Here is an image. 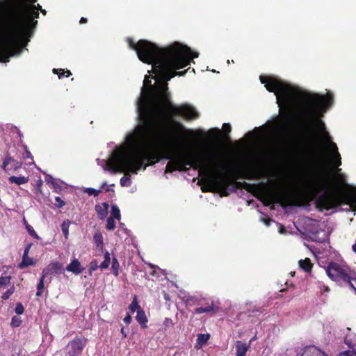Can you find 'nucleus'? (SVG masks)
<instances>
[{"mask_svg":"<svg viewBox=\"0 0 356 356\" xmlns=\"http://www.w3.org/2000/svg\"><path fill=\"white\" fill-rule=\"evenodd\" d=\"M168 90L167 83H163L153 98L143 94L138 98L137 110L140 125L127 137V143L134 149V153L122 149H115L106 162L108 170L137 174L139 170H145L162 159L171 161L179 154L193 155L204 152H172V148L177 143L167 130L166 125L172 124L186 134L194 135V131L186 130L182 124L172 118L181 117L186 120H193L197 119L200 114L189 104L176 106L172 104Z\"/></svg>","mask_w":356,"mask_h":356,"instance_id":"nucleus-1","label":"nucleus"},{"mask_svg":"<svg viewBox=\"0 0 356 356\" xmlns=\"http://www.w3.org/2000/svg\"><path fill=\"white\" fill-rule=\"evenodd\" d=\"M259 79L268 91L275 93L279 107L286 109L284 115L288 120L292 118L289 110L293 104L299 99H302L303 107L300 118L307 138H311L314 136V131H316L323 139L334 165L336 167L341 165V158L338 147L332 140L324 122L321 119L326 110L333 104V94L327 92L325 95H322L305 92L299 88L292 86L273 76H260Z\"/></svg>","mask_w":356,"mask_h":356,"instance_id":"nucleus-2","label":"nucleus"},{"mask_svg":"<svg viewBox=\"0 0 356 356\" xmlns=\"http://www.w3.org/2000/svg\"><path fill=\"white\" fill-rule=\"evenodd\" d=\"M190 168L208 175L207 179L200 181L204 184L201 188L204 193L218 192L221 196H228L248 185L245 182L236 181V178L223 174L228 169V165L218 154L211 151L193 155L179 154L167 163L165 172L171 173L176 170L186 172Z\"/></svg>","mask_w":356,"mask_h":356,"instance_id":"nucleus-3","label":"nucleus"},{"mask_svg":"<svg viewBox=\"0 0 356 356\" xmlns=\"http://www.w3.org/2000/svg\"><path fill=\"white\" fill-rule=\"evenodd\" d=\"M37 0H0V33L13 56L20 52L17 43L33 35L42 6Z\"/></svg>","mask_w":356,"mask_h":356,"instance_id":"nucleus-4","label":"nucleus"},{"mask_svg":"<svg viewBox=\"0 0 356 356\" xmlns=\"http://www.w3.org/2000/svg\"><path fill=\"white\" fill-rule=\"evenodd\" d=\"M128 44L131 49L136 51L140 60L151 64L153 72L165 82L177 74H184L172 70L184 67L189 63L191 49L178 42L165 48H160L145 40H140L136 43L133 39L129 38Z\"/></svg>","mask_w":356,"mask_h":356,"instance_id":"nucleus-5","label":"nucleus"},{"mask_svg":"<svg viewBox=\"0 0 356 356\" xmlns=\"http://www.w3.org/2000/svg\"><path fill=\"white\" fill-rule=\"evenodd\" d=\"M330 181L327 177L319 176L311 186V191L304 195V202L315 199V206L319 211L335 209L342 204H356V188L346 192L329 191Z\"/></svg>","mask_w":356,"mask_h":356,"instance_id":"nucleus-6","label":"nucleus"},{"mask_svg":"<svg viewBox=\"0 0 356 356\" xmlns=\"http://www.w3.org/2000/svg\"><path fill=\"white\" fill-rule=\"evenodd\" d=\"M331 280L341 286H349L356 293V272L348 265L331 261L326 268Z\"/></svg>","mask_w":356,"mask_h":356,"instance_id":"nucleus-7","label":"nucleus"},{"mask_svg":"<svg viewBox=\"0 0 356 356\" xmlns=\"http://www.w3.org/2000/svg\"><path fill=\"white\" fill-rule=\"evenodd\" d=\"M262 202L266 207L280 203L283 207L300 205L299 199L291 194L280 191L275 188H266L261 191Z\"/></svg>","mask_w":356,"mask_h":356,"instance_id":"nucleus-8","label":"nucleus"},{"mask_svg":"<svg viewBox=\"0 0 356 356\" xmlns=\"http://www.w3.org/2000/svg\"><path fill=\"white\" fill-rule=\"evenodd\" d=\"M88 339L85 337H76L73 340L69 341L66 346L68 356H81Z\"/></svg>","mask_w":356,"mask_h":356,"instance_id":"nucleus-9","label":"nucleus"},{"mask_svg":"<svg viewBox=\"0 0 356 356\" xmlns=\"http://www.w3.org/2000/svg\"><path fill=\"white\" fill-rule=\"evenodd\" d=\"M12 56L13 53L10 51L5 37L0 33V62L7 63Z\"/></svg>","mask_w":356,"mask_h":356,"instance_id":"nucleus-10","label":"nucleus"},{"mask_svg":"<svg viewBox=\"0 0 356 356\" xmlns=\"http://www.w3.org/2000/svg\"><path fill=\"white\" fill-rule=\"evenodd\" d=\"M22 166V162L14 159L10 156H7L3 161L1 168L6 172L16 171Z\"/></svg>","mask_w":356,"mask_h":356,"instance_id":"nucleus-11","label":"nucleus"},{"mask_svg":"<svg viewBox=\"0 0 356 356\" xmlns=\"http://www.w3.org/2000/svg\"><path fill=\"white\" fill-rule=\"evenodd\" d=\"M63 268V265L58 261L51 262L43 269L42 273L46 276L51 275L53 273L60 274L62 273Z\"/></svg>","mask_w":356,"mask_h":356,"instance_id":"nucleus-12","label":"nucleus"},{"mask_svg":"<svg viewBox=\"0 0 356 356\" xmlns=\"http://www.w3.org/2000/svg\"><path fill=\"white\" fill-rule=\"evenodd\" d=\"M302 356H328L327 353L315 346H307L304 348Z\"/></svg>","mask_w":356,"mask_h":356,"instance_id":"nucleus-13","label":"nucleus"},{"mask_svg":"<svg viewBox=\"0 0 356 356\" xmlns=\"http://www.w3.org/2000/svg\"><path fill=\"white\" fill-rule=\"evenodd\" d=\"M66 270L75 275H79L83 271L84 268L81 266V263L77 259H74L70 264L66 266Z\"/></svg>","mask_w":356,"mask_h":356,"instance_id":"nucleus-14","label":"nucleus"},{"mask_svg":"<svg viewBox=\"0 0 356 356\" xmlns=\"http://www.w3.org/2000/svg\"><path fill=\"white\" fill-rule=\"evenodd\" d=\"M108 207L109 205L107 202H104L102 205H95V210L100 220H103L107 216Z\"/></svg>","mask_w":356,"mask_h":356,"instance_id":"nucleus-15","label":"nucleus"},{"mask_svg":"<svg viewBox=\"0 0 356 356\" xmlns=\"http://www.w3.org/2000/svg\"><path fill=\"white\" fill-rule=\"evenodd\" d=\"M219 311V307L216 305H214L212 302L211 305L207 307H200L194 309V312L195 314H202V313H216Z\"/></svg>","mask_w":356,"mask_h":356,"instance_id":"nucleus-16","label":"nucleus"},{"mask_svg":"<svg viewBox=\"0 0 356 356\" xmlns=\"http://www.w3.org/2000/svg\"><path fill=\"white\" fill-rule=\"evenodd\" d=\"M249 348L250 343L248 344L241 341H237L236 343V356H245Z\"/></svg>","mask_w":356,"mask_h":356,"instance_id":"nucleus-17","label":"nucleus"},{"mask_svg":"<svg viewBox=\"0 0 356 356\" xmlns=\"http://www.w3.org/2000/svg\"><path fill=\"white\" fill-rule=\"evenodd\" d=\"M136 318L142 328H146L147 327V323L148 320L145 312L142 309H140L138 311H137Z\"/></svg>","mask_w":356,"mask_h":356,"instance_id":"nucleus-18","label":"nucleus"},{"mask_svg":"<svg viewBox=\"0 0 356 356\" xmlns=\"http://www.w3.org/2000/svg\"><path fill=\"white\" fill-rule=\"evenodd\" d=\"M210 335L209 334H199L196 339L195 348L196 349L201 348L204 344H206L209 339Z\"/></svg>","mask_w":356,"mask_h":356,"instance_id":"nucleus-19","label":"nucleus"},{"mask_svg":"<svg viewBox=\"0 0 356 356\" xmlns=\"http://www.w3.org/2000/svg\"><path fill=\"white\" fill-rule=\"evenodd\" d=\"M299 266L301 269L307 273H309L312 271L313 268V264L309 258H305V259H300L298 261Z\"/></svg>","mask_w":356,"mask_h":356,"instance_id":"nucleus-20","label":"nucleus"},{"mask_svg":"<svg viewBox=\"0 0 356 356\" xmlns=\"http://www.w3.org/2000/svg\"><path fill=\"white\" fill-rule=\"evenodd\" d=\"M8 181L11 184L14 183L16 184L17 185H21L27 183L29 181V177L24 176H11L9 177Z\"/></svg>","mask_w":356,"mask_h":356,"instance_id":"nucleus-21","label":"nucleus"},{"mask_svg":"<svg viewBox=\"0 0 356 356\" xmlns=\"http://www.w3.org/2000/svg\"><path fill=\"white\" fill-rule=\"evenodd\" d=\"M35 264V262L33 261V259L31 257H29L28 255L26 256V255H23L22 257V262L19 264V268L20 269H23L26 267H28L29 266H33Z\"/></svg>","mask_w":356,"mask_h":356,"instance_id":"nucleus-22","label":"nucleus"},{"mask_svg":"<svg viewBox=\"0 0 356 356\" xmlns=\"http://www.w3.org/2000/svg\"><path fill=\"white\" fill-rule=\"evenodd\" d=\"M188 48H189L190 49H191L190 47H188ZM189 55H190V59H189V61H188L189 63H188V64H187L186 65H185V66H184V67H186V66H188V65H189L191 64V60H192L194 58H197V57L198 56V54H197V53H195V52H193V51H192V50H191V52H190ZM182 68H184V67L179 68V70L182 69ZM178 70V68H177V69L176 68V69H175V70H172V72H177L176 71V70ZM188 70H189V68H187V70H184V71H180L179 72H184V74H181V75H180V74H177L176 76H183V75H184V74H186V72Z\"/></svg>","mask_w":356,"mask_h":356,"instance_id":"nucleus-23","label":"nucleus"},{"mask_svg":"<svg viewBox=\"0 0 356 356\" xmlns=\"http://www.w3.org/2000/svg\"><path fill=\"white\" fill-rule=\"evenodd\" d=\"M45 277H47V276L42 273L41 277L40 278V281L37 285L38 291L36 293V296H38V297H40L42 296V290H43L44 286V281Z\"/></svg>","mask_w":356,"mask_h":356,"instance_id":"nucleus-24","label":"nucleus"},{"mask_svg":"<svg viewBox=\"0 0 356 356\" xmlns=\"http://www.w3.org/2000/svg\"><path fill=\"white\" fill-rule=\"evenodd\" d=\"M109 217H113V219L120 220L121 218L120 211L116 204L111 206V212Z\"/></svg>","mask_w":356,"mask_h":356,"instance_id":"nucleus-25","label":"nucleus"},{"mask_svg":"<svg viewBox=\"0 0 356 356\" xmlns=\"http://www.w3.org/2000/svg\"><path fill=\"white\" fill-rule=\"evenodd\" d=\"M53 72L54 74H58L59 79H61L62 77H63L65 76V73H66V75H65L66 77H69L70 76L72 75V73L70 70H67L65 71L64 69H54Z\"/></svg>","mask_w":356,"mask_h":356,"instance_id":"nucleus-26","label":"nucleus"},{"mask_svg":"<svg viewBox=\"0 0 356 356\" xmlns=\"http://www.w3.org/2000/svg\"><path fill=\"white\" fill-rule=\"evenodd\" d=\"M111 268L113 275L118 277L119 275L120 264L116 258H113L112 260Z\"/></svg>","mask_w":356,"mask_h":356,"instance_id":"nucleus-27","label":"nucleus"},{"mask_svg":"<svg viewBox=\"0 0 356 356\" xmlns=\"http://www.w3.org/2000/svg\"><path fill=\"white\" fill-rule=\"evenodd\" d=\"M110 263H111L110 254L108 252H106L104 254V260L99 265V268H101L102 269H106L109 266Z\"/></svg>","mask_w":356,"mask_h":356,"instance_id":"nucleus-28","label":"nucleus"},{"mask_svg":"<svg viewBox=\"0 0 356 356\" xmlns=\"http://www.w3.org/2000/svg\"><path fill=\"white\" fill-rule=\"evenodd\" d=\"M93 240L97 247L103 245V236L100 232H96L94 234Z\"/></svg>","mask_w":356,"mask_h":356,"instance_id":"nucleus-29","label":"nucleus"},{"mask_svg":"<svg viewBox=\"0 0 356 356\" xmlns=\"http://www.w3.org/2000/svg\"><path fill=\"white\" fill-rule=\"evenodd\" d=\"M70 225V220H65L61 225V229L63 232V234H64L65 238H67L68 234H69V227Z\"/></svg>","mask_w":356,"mask_h":356,"instance_id":"nucleus-30","label":"nucleus"},{"mask_svg":"<svg viewBox=\"0 0 356 356\" xmlns=\"http://www.w3.org/2000/svg\"><path fill=\"white\" fill-rule=\"evenodd\" d=\"M129 309L132 313H134L136 310L138 311V309H141L140 306L138 305V302L136 297L134 298L133 301L130 304Z\"/></svg>","mask_w":356,"mask_h":356,"instance_id":"nucleus-31","label":"nucleus"},{"mask_svg":"<svg viewBox=\"0 0 356 356\" xmlns=\"http://www.w3.org/2000/svg\"><path fill=\"white\" fill-rule=\"evenodd\" d=\"M106 228L108 230H113L115 228V222L113 217H108L106 220Z\"/></svg>","mask_w":356,"mask_h":356,"instance_id":"nucleus-32","label":"nucleus"},{"mask_svg":"<svg viewBox=\"0 0 356 356\" xmlns=\"http://www.w3.org/2000/svg\"><path fill=\"white\" fill-rule=\"evenodd\" d=\"M259 175V171L257 170H248L245 175H244L245 178L247 179H254L257 177V175Z\"/></svg>","mask_w":356,"mask_h":356,"instance_id":"nucleus-33","label":"nucleus"},{"mask_svg":"<svg viewBox=\"0 0 356 356\" xmlns=\"http://www.w3.org/2000/svg\"><path fill=\"white\" fill-rule=\"evenodd\" d=\"M15 292V286H12L10 288H9L6 292H4L1 298L4 300H8L11 295L13 294Z\"/></svg>","mask_w":356,"mask_h":356,"instance_id":"nucleus-34","label":"nucleus"},{"mask_svg":"<svg viewBox=\"0 0 356 356\" xmlns=\"http://www.w3.org/2000/svg\"><path fill=\"white\" fill-rule=\"evenodd\" d=\"M22 323L21 318L17 316H14L11 319V326L13 327H19Z\"/></svg>","mask_w":356,"mask_h":356,"instance_id":"nucleus-35","label":"nucleus"},{"mask_svg":"<svg viewBox=\"0 0 356 356\" xmlns=\"http://www.w3.org/2000/svg\"><path fill=\"white\" fill-rule=\"evenodd\" d=\"M89 195H93L94 197H97L102 192L101 189L97 190L92 188H87L84 191Z\"/></svg>","mask_w":356,"mask_h":356,"instance_id":"nucleus-36","label":"nucleus"},{"mask_svg":"<svg viewBox=\"0 0 356 356\" xmlns=\"http://www.w3.org/2000/svg\"><path fill=\"white\" fill-rule=\"evenodd\" d=\"M98 267H99V266H98L97 261L96 260H92L90 263V267H89V270H88L89 275H92V273L94 271H95L97 269Z\"/></svg>","mask_w":356,"mask_h":356,"instance_id":"nucleus-37","label":"nucleus"},{"mask_svg":"<svg viewBox=\"0 0 356 356\" xmlns=\"http://www.w3.org/2000/svg\"><path fill=\"white\" fill-rule=\"evenodd\" d=\"M23 148L24 149V153L23 154L24 159H25V160L31 159V160L33 161V157L31 152L29 150L27 145H23Z\"/></svg>","mask_w":356,"mask_h":356,"instance_id":"nucleus-38","label":"nucleus"},{"mask_svg":"<svg viewBox=\"0 0 356 356\" xmlns=\"http://www.w3.org/2000/svg\"><path fill=\"white\" fill-rule=\"evenodd\" d=\"M10 280H11L10 276H6V277L1 276L0 277V287L5 286H7L8 284H9Z\"/></svg>","mask_w":356,"mask_h":356,"instance_id":"nucleus-39","label":"nucleus"},{"mask_svg":"<svg viewBox=\"0 0 356 356\" xmlns=\"http://www.w3.org/2000/svg\"><path fill=\"white\" fill-rule=\"evenodd\" d=\"M26 229L28 233L31 236H33V237H34L35 238H37V239H38L40 238L39 236L38 235V234L35 232V231L33 228V227L31 226L30 225H27V226H26Z\"/></svg>","mask_w":356,"mask_h":356,"instance_id":"nucleus-40","label":"nucleus"},{"mask_svg":"<svg viewBox=\"0 0 356 356\" xmlns=\"http://www.w3.org/2000/svg\"><path fill=\"white\" fill-rule=\"evenodd\" d=\"M131 184V179L129 177L124 176L120 179V185L122 186H129Z\"/></svg>","mask_w":356,"mask_h":356,"instance_id":"nucleus-41","label":"nucleus"},{"mask_svg":"<svg viewBox=\"0 0 356 356\" xmlns=\"http://www.w3.org/2000/svg\"><path fill=\"white\" fill-rule=\"evenodd\" d=\"M15 312L18 315L22 314L24 313V307L21 302H18L16 304Z\"/></svg>","mask_w":356,"mask_h":356,"instance_id":"nucleus-42","label":"nucleus"},{"mask_svg":"<svg viewBox=\"0 0 356 356\" xmlns=\"http://www.w3.org/2000/svg\"><path fill=\"white\" fill-rule=\"evenodd\" d=\"M318 287L323 292V293H327L330 291L328 286H326L323 284V282L318 281L317 282Z\"/></svg>","mask_w":356,"mask_h":356,"instance_id":"nucleus-43","label":"nucleus"},{"mask_svg":"<svg viewBox=\"0 0 356 356\" xmlns=\"http://www.w3.org/2000/svg\"><path fill=\"white\" fill-rule=\"evenodd\" d=\"M55 201H56L55 204L58 208H61L63 206H65V202L58 196L56 197Z\"/></svg>","mask_w":356,"mask_h":356,"instance_id":"nucleus-44","label":"nucleus"},{"mask_svg":"<svg viewBox=\"0 0 356 356\" xmlns=\"http://www.w3.org/2000/svg\"><path fill=\"white\" fill-rule=\"evenodd\" d=\"M222 129H223L224 133L226 135H228L232 131V127H231L230 124H227V123L223 124Z\"/></svg>","mask_w":356,"mask_h":356,"instance_id":"nucleus-45","label":"nucleus"},{"mask_svg":"<svg viewBox=\"0 0 356 356\" xmlns=\"http://www.w3.org/2000/svg\"><path fill=\"white\" fill-rule=\"evenodd\" d=\"M131 319H132V318H131V315H130V314H127V316L124 318V319H123V320H124V322L126 324L129 325V324H130V323H131Z\"/></svg>","mask_w":356,"mask_h":356,"instance_id":"nucleus-46","label":"nucleus"},{"mask_svg":"<svg viewBox=\"0 0 356 356\" xmlns=\"http://www.w3.org/2000/svg\"><path fill=\"white\" fill-rule=\"evenodd\" d=\"M31 246H32V243H29L28 245H26V246L24 249L23 255L27 256L29 254V250H30Z\"/></svg>","mask_w":356,"mask_h":356,"instance_id":"nucleus-47","label":"nucleus"},{"mask_svg":"<svg viewBox=\"0 0 356 356\" xmlns=\"http://www.w3.org/2000/svg\"><path fill=\"white\" fill-rule=\"evenodd\" d=\"M312 241H316V242H318V243H323L325 241L324 238H323L321 240L317 238V234H313V236L312 237Z\"/></svg>","mask_w":356,"mask_h":356,"instance_id":"nucleus-48","label":"nucleus"},{"mask_svg":"<svg viewBox=\"0 0 356 356\" xmlns=\"http://www.w3.org/2000/svg\"><path fill=\"white\" fill-rule=\"evenodd\" d=\"M263 221L264 222V223L266 225H270V222L272 221V220L270 218H265V219H263Z\"/></svg>","mask_w":356,"mask_h":356,"instance_id":"nucleus-49","label":"nucleus"},{"mask_svg":"<svg viewBox=\"0 0 356 356\" xmlns=\"http://www.w3.org/2000/svg\"><path fill=\"white\" fill-rule=\"evenodd\" d=\"M343 356H356V353H351L349 351L345 352Z\"/></svg>","mask_w":356,"mask_h":356,"instance_id":"nucleus-50","label":"nucleus"},{"mask_svg":"<svg viewBox=\"0 0 356 356\" xmlns=\"http://www.w3.org/2000/svg\"><path fill=\"white\" fill-rule=\"evenodd\" d=\"M88 22V19L83 17H82L81 19H80V21H79V23L83 24H86Z\"/></svg>","mask_w":356,"mask_h":356,"instance_id":"nucleus-51","label":"nucleus"},{"mask_svg":"<svg viewBox=\"0 0 356 356\" xmlns=\"http://www.w3.org/2000/svg\"><path fill=\"white\" fill-rule=\"evenodd\" d=\"M121 333L122 334V337L123 338H126L127 337V333L126 332L124 331V327H122L121 328Z\"/></svg>","mask_w":356,"mask_h":356,"instance_id":"nucleus-52","label":"nucleus"},{"mask_svg":"<svg viewBox=\"0 0 356 356\" xmlns=\"http://www.w3.org/2000/svg\"><path fill=\"white\" fill-rule=\"evenodd\" d=\"M106 186V182H104L101 186V190Z\"/></svg>","mask_w":356,"mask_h":356,"instance_id":"nucleus-53","label":"nucleus"},{"mask_svg":"<svg viewBox=\"0 0 356 356\" xmlns=\"http://www.w3.org/2000/svg\"><path fill=\"white\" fill-rule=\"evenodd\" d=\"M40 11H41V13H42L43 15H46V13H47V11H46L45 10H44V9H42Z\"/></svg>","mask_w":356,"mask_h":356,"instance_id":"nucleus-54","label":"nucleus"},{"mask_svg":"<svg viewBox=\"0 0 356 356\" xmlns=\"http://www.w3.org/2000/svg\"><path fill=\"white\" fill-rule=\"evenodd\" d=\"M280 232L281 233L284 232V227H282L280 229Z\"/></svg>","mask_w":356,"mask_h":356,"instance_id":"nucleus-55","label":"nucleus"},{"mask_svg":"<svg viewBox=\"0 0 356 356\" xmlns=\"http://www.w3.org/2000/svg\"><path fill=\"white\" fill-rule=\"evenodd\" d=\"M24 222L25 227L27 226V225H29L25 218H24Z\"/></svg>","mask_w":356,"mask_h":356,"instance_id":"nucleus-56","label":"nucleus"},{"mask_svg":"<svg viewBox=\"0 0 356 356\" xmlns=\"http://www.w3.org/2000/svg\"><path fill=\"white\" fill-rule=\"evenodd\" d=\"M165 321H166V322H167V321H170V323H172V320H170V319H169V318H166Z\"/></svg>","mask_w":356,"mask_h":356,"instance_id":"nucleus-57","label":"nucleus"},{"mask_svg":"<svg viewBox=\"0 0 356 356\" xmlns=\"http://www.w3.org/2000/svg\"><path fill=\"white\" fill-rule=\"evenodd\" d=\"M18 135H19V137H22V136L19 131H18Z\"/></svg>","mask_w":356,"mask_h":356,"instance_id":"nucleus-58","label":"nucleus"},{"mask_svg":"<svg viewBox=\"0 0 356 356\" xmlns=\"http://www.w3.org/2000/svg\"><path fill=\"white\" fill-rule=\"evenodd\" d=\"M248 135L252 136V132H251V131L248 132Z\"/></svg>","mask_w":356,"mask_h":356,"instance_id":"nucleus-59","label":"nucleus"},{"mask_svg":"<svg viewBox=\"0 0 356 356\" xmlns=\"http://www.w3.org/2000/svg\"><path fill=\"white\" fill-rule=\"evenodd\" d=\"M345 186H346V187H348V188H350V186L348 184H345Z\"/></svg>","mask_w":356,"mask_h":356,"instance_id":"nucleus-60","label":"nucleus"}]
</instances>
